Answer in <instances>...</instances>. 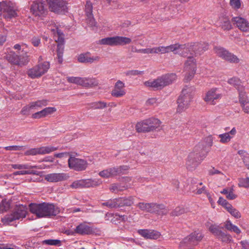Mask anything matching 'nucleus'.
I'll return each mask as SVG.
<instances>
[{"mask_svg":"<svg viewBox=\"0 0 249 249\" xmlns=\"http://www.w3.org/2000/svg\"><path fill=\"white\" fill-rule=\"evenodd\" d=\"M197 190V191L196 192V194H198V195H200L202 193H204L205 194H206L207 196H208V198H209V200L210 201V202L211 203V205L213 207V208H214L215 206H213V201H212V198L210 195L209 193H208L207 191L205 190V186H203L201 188H200V189H196Z\"/></svg>","mask_w":249,"mask_h":249,"instance_id":"47","label":"nucleus"},{"mask_svg":"<svg viewBox=\"0 0 249 249\" xmlns=\"http://www.w3.org/2000/svg\"><path fill=\"white\" fill-rule=\"evenodd\" d=\"M128 168V167L126 165L110 168L100 172L99 175L104 178H112L117 175L125 174V171H127Z\"/></svg>","mask_w":249,"mask_h":249,"instance_id":"14","label":"nucleus"},{"mask_svg":"<svg viewBox=\"0 0 249 249\" xmlns=\"http://www.w3.org/2000/svg\"><path fill=\"white\" fill-rule=\"evenodd\" d=\"M74 231L80 235H89L94 233L93 228L88 225L85 222L78 225L75 229Z\"/></svg>","mask_w":249,"mask_h":249,"instance_id":"21","label":"nucleus"},{"mask_svg":"<svg viewBox=\"0 0 249 249\" xmlns=\"http://www.w3.org/2000/svg\"><path fill=\"white\" fill-rule=\"evenodd\" d=\"M31 12L35 16H41L47 12L45 3L41 0L34 1L31 6Z\"/></svg>","mask_w":249,"mask_h":249,"instance_id":"16","label":"nucleus"},{"mask_svg":"<svg viewBox=\"0 0 249 249\" xmlns=\"http://www.w3.org/2000/svg\"><path fill=\"white\" fill-rule=\"evenodd\" d=\"M228 83L235 87L238 90L243 89L241 80L237 77H232L228 80Z\"/></svg>","mask_w":249,"mask_h":249,"instance_id":"38","label":"nucleus"},{"mask_svg":"<svg viewBox=\"0 0 249 249\" xmlns=\"http://www.w3.org/2000/svg\"><path fill=\"white\" fill-rule=\"evenodd\" d=\"M192 46L193 55L196 54H200L204 51L207 49V45L203 43H196L192 45Z\"/></svg>","mask_w":249,"mask_h":249,"instance_id":"32","label":"nucleus"},{"mask_svg":"<svg viewBox=\"0 0 249 249\" xmlns=\"http://www.w3.org/2000/svg\"><path fill=\"white\" fill-rule=\"evenodd\" d=\"M11 203L9 200L3 199L0 203V213H3L8 211L10 208Z\"/></svg>","mask_w":249,"mask_h":249,"instance_id":"39","label":"nucleus"},{"mask_svg":"<svg viewBox=\"0 0 249 249\" xmlns=\"http://www.w3.org/2000/svg\"><path fill=\"white\" fill-rule=\"evenodd\" d=\"M92 4L89 0H88L86 2L85 5V12L86 13L87 16H90L92 15Z\"/></svg>","mask_w":249,"mask_h":249,"instance_id":"51","label":"nucleus"},{"mask_svg":"<svg viewBox=\"0 0 249 249\" xmlns=\"http://www.w3.org/2000/svg\"><path fill=\"white\" fill-rule=\"evenodd\" d=\"M50 29L54 36L57 37L55 41L58 43L57 47V59L59 64L63 62V54L64 52V34L63 32L58 29L55 25H49Z\"/></svg>","mask_w":249,"mask_h":249,"instance_id":"6","label":"nucleus"},{"mask_svg":"<svg viewBox=\"0 0 249 249\" xmlns=\"http://www.w3.org/2000/svg\"><path fill=\"white\" fill-rule=\"evenodd\" d=\"M185 71L186 72V73L185 76L184 80L185 82H188L193 78L196 71Z\"/></svg>","mask_w":249,"mask_h":249,"instance_id":"55","label":"nucleus"},{"mask_svg":"<svg viewBox=\"0 0 249 249\" xmlns=\"http://www.w3.org/2000/svg\"><path fill=\"white\" fill-rule=\"evenodd\" d=\"M33 110H37L48 105V101L46 99L39 100L30 103Z\"/></svg>","mask_w":249,"mask_h":249,"instance_id":"33","label":"nucleus"},{"mask_svg":"<svg viewBox=\"0 0 249 249\" xmlns=\"http://www.w3.org/2000/svg\"><path fill=\"white\" fill-rule=\"evenodd\" d=\"M102 183L100 179H81L73 181L70 185L72 189L96 187Z\"/></svg>","mask_w":249,"mask_h":249,"instance_id":"10","label":"nucleus"},{"mask_svg":"<svg viewBox=\"0 0 249 249\" xmlns=\"http://www.w3.org/2000/svg\"><path fill=\"white\" fill-rule=\"evenodd\" d=\"M194 93V90L192 87H186L182 89L177 100L178 112H182L188 108L193 98Z\"/></svg>","mask_w":249,"mask_h":249,"instance_id":"3","label":"nucleus"},{"mask_svg":"<svg viewBox=\"0 0 249 249\" xmlns=\"http://www.w3.org/2000/svg\"><path fill=\"white\" fill-rule=\"evenodd\" d=\"M238 153L242 158L243 162L245 164L246 166L249 168V154L243 150L238 151Z\"/></svg>","mask_w":249,"mask_h":249,"instance_id":"42","label":"nucleus"},{"mask_svg":"<svg viewBox=\"0 0 249 249\" xmlns=\"http://www.w3.org/2000/svg\"><path fill=\"white\" fill-rule=\"evenodd\" d=\"M238 185L240 187L249 188V178H241L239 180Z\"/></svg>","mask_w":249,"mask_h":249,"instance_id":"52","label":"nucleus"},{"mask_svg":"<svg viewBox=\"0 0 249 249\" xmlns=\"http://www.w3.org/2000/svg\"><path fill=\"white\" fill-rule=\"evenodd\" d=\"M219 204L221 205L228 212L232 207V206L226 199L221 197H219Z\"/></svg>","mask_w":249,"mask_h":249,"instance_id":"46","label":"nucleus"},{"mask_svg":"<svg viewBox=\"0 0 249 249\" xmlns=\"http://www.w3.org/2000/svg\"><path fill=\"white\" fill-rule=\"evenodd\" d=\"M240 89L239 93V100L240 103L249 101L246 93L245 91Z\"/></svg>","mask_w":249,"mask_h":249,"instance_id":"57","label":"nucleus"},{"mask_svg":"<svg viewBox=\"0 0 249 249\" xmlns=\"http://www.w3.org/2000/svg\"><path fill=\"white\" fill-rule=\"evenodd\" d=\"M0 15L5 18H11L16 17L17 14L10 3L3 1L0 2Z\"/></svg>","mask_w":249,"mask_h":249,"instance_id":"15","label":"nucleus"},{"mask_svg":"<svg viewBox=\"0 0 249 249\" xmlns=\"http://www.w3.org/2000/svg\"><path fill=\"white\" fill-rule=\"evenodd\" d=\"M168 212V210L163 204L152 203L151 213H156L159 215H165Z\"/></svg>","mask_w":249,"mask_h":249,"instance_id":"29","label":"nucleus"},{"mask_svg":"<svg viewBox=\"0 0 249 249\" xmlns=\"http://www.w3.org/2000/svg\"><path fill=\"white\" fill-rule=\"evenodd\" d=\"M69 167L76 171H82L85 170L88 167V163L87 160L75 158L70 155L68 161Z\"/></svg>","mask_w":249,"mask_h":249,"instance_id":"13","label":"nucleus"},{"mask_svg":"<svg viewBox=\"0 0 249 249\" xmlns=\"http://www.w3.org/2000/svg\"><path fill=\"white\" fill-rule=\"evenodd\" d=\"M221 26L224 30H230L232 28V25L228 17H223L221 19Z\"/></svg>","mask_w":249,"mask_h":249,"instance_id":"37","label":"nucleus"},{"mask_svg":"<svg viewBox=\"0 0 249 249\" xmlns=\"http://www.w3.org/2000/svg\"><path fill=\"white\" fill-rule=\"evenodd\" d=\"M21 52V54H18L14 51H10L5 53L4 58L11 64L21 67L27 65L30 60L28 52L23 49Z\"/></svg>","mask_w":249,"mask_h":249,"instance_id":"4","label":"nucleus"},{"mask_svg":"<svg viewBox=\"0 0 249 249\" xmlns=\"http://www.w3.org/2000/svg\"><path fill=\"white\" fill-rule=\"evenodd\" d=\"M203 237L201 233L194 232L184 239L185 240L186 242H188L193 248L194 247L197 245L202 240Z\"/></svg>","mask_w":249,"mask_h":249,"instance_id":"22","label":"nucleus"},{"mask_svg":"<svg viewBox=\"0 0 249 249\" xmlns=\"http://www.w3.org/2000/svg\"><path fill=\"white\" fill-rule=\"evenodd\" d=\"M178 43L172 44L169 46H165V53H169L170 52H173L174 54H176V53L178 51Z\"/></svg>","mask_w":249,"mask_h":249,"instance_id":"50","label":"nucleus"},{"mask_svg":"<svg viewBox=\"0 0 249 249\" xmlns=\"http://www.w3.org/2000/svg\"><path fill=\"white\" fill-rule=\"evenodd\" d=\"M44 244L51 245L60 246L61 245V241L58 239H48L43 241Z\"/></svg>","mask_w":249,"mask_h":249,"instance_id":"49","label":"nucleus"},{"mask_svg":"<svg viewBox=\"0 0 249 249\" xmlns=\"http://www.w3.org/2000/svg\"><path fill=\"white\" fill-rule=\"evenodd\" d=\"M236 133L235 127H233L230 131L219 135L220 142L223 143H228L234 137Z\"/></svg>","mask_w":249,"mask_h":249,"instance_id":"28","label":"nucleus"},{"mask_svg":"<svg viewBox=\"0 0 249 249\" xmlns=\"http://www.w3.org/2000/svg\"><path fill=\"white\" fill-rule=\"evenodd\" d=\"M139 233L146 239H157L160 235V232L149 230H140L138 231Z\"/></svg>","mask_w":249,"mask_h":249,"instance_id":"27","label":"nucleus"},{"mask_svg":"<svg viewBox=\"0 0 249 249\" xmlns=\"http://www.w3.org/2000/svg\"><path fill=\"white\" fill-rule=\"evenodd\" d=\"M88 53L86 54H81L78 58V60L79 62L81 63H92L94 61H99L100 57L99 56H96L93 57H89L88 56Z\"/></svg>","mask_w":249,"mask_h":249,"instance_id":"31","label":"nucleus"},{"mask_svg":"<svg viewBox=\"0 0 249 249\" xmlns=\"http://www.w3.org/2000/svg\"><path fill=\"white\" fill-rule=\"evenodd\" d=\"M178 51L176 53V54H179L183 57H188V55L192 52V46L189 44H179L178 43Z\"/></svg>","mask_w":249,"mask_h":249,"instance_id":"26","label":"nucleus"},{"mask_svg":"<svg viewBox=\"0 0 249 249\" xmlns=\"http://www.w3.org/2000/svg\"><path fill=\"white\" fill-rule=\"evenodd\" d=\"M37 154H39V148H32L25 152V155L27 156H35Z\"/></svg>","mask_w":249,"mask_h":249,"instance_id":"61","label":"nucleus"},{"mask_svg":"<svg viewBox=\"0 0 249 249\" xmlns=\"http://www.w3.org/2000/svg\"><path fill=\"white\" fill-rule=\"evenodd\" d=\"M68 176L65 173H52L46 176L45 179L50 182H58L67 178Z\"/></svg>","mask_w":249,"mask_h":249,"instance_id":"25","label":"nucleus"},{"mask_svg":"<svg viewBox=\"0 0 249 249\" xmlns=\"http://www.w3.org/2000/svg\"><path fill=\"white\" fill-rule=\"evenodd\" d=\"M67 81L71 83H74L79 85L80 83V77H68Z\"/></svg>","mask_w":249,"mask_h":249,"instance_id":"62","label":"nucleus"},{"mask_svg":"<svg viewBox=\"0 0 249 249\" xmlns=\"http://www.w3.org/2000/svg\"><path fill=\"white\" fill-rule=\"evenodd\" d=\"M193 248L188 243V242H186L185 240L183 239V240L179 244V249H192Z\"/></svg>","mask_w":249,"mask_h":249,"instance_id":"60","label":"nucleus"},{"mask_svg":"<svg viewBox=\"0 0 249 249\" xmlns=\"http://www.w3.org/2000/svg\"><path fill=\"white\" fill-rule=\"evenodd\" d=\"M160 121L158 119L149 118L138 122L136 125V130L139 133L153 131L160 126Z\"/></svg>","mask_w":249,"mask_h":249,"instance_id":"8","label":"nucleus"},{"mask_svg":"<svg viewBox=\"0 0 249 249\" xmlns=\"http://www.w3.org/2000/svg\"><path fill=\"white\" fill-rule=\"evenodd\" d=\"M213 144V138L208 136L202 140L194 148L188 156L186 165L187 169L194 170L206 157Z\"/></svg>","mask_w":249,"mask_h":249,"instance_id":"1","label":"nucleus"},{"mask_svg":"<svg viewBox=\"0 0 249 249\" xmlns=\"http://www.w3.org/2000/svg\"><path fill=\"white\" fill-rule=\"evenodd\" d=\"M184 71L196 70V61L194 57L193 53H191L190 55L187 57L186 60L184 62Z\"/></svg>","mask_w":249,"mask_h":249,"instance_id":"24","label":"nucleus"},{"mask_svg":"<svg viewBox=\"0 0 249 249\" xmlns=\"http://www.w3.org/2000/svg\"><path fill=\"white\" fill-rule=\"evenodd\" d=\"M102 205L104 206H107L109 208H118L116 198L110 199L107 202H103L102 203Z\"/></svg>","mask_w":249,"mask_h":249,"instance_id":"45","label":"nucleus"},{"mask_svg":"<svg viewBox=\"0 0 249 249\" xmlns=\"http://www.w3.org/2000/svg\"><path fill=\"white\" fill-rule=\"evenodd\" d=\"M33 110L30 103L24 106L21 110L20 113L23 115H29L31 110Z\"/></svg>","mask_w":249,"mask_h":249,"instance_id":"56","label":"nucleus"},{"mask_svg":"<svg viewBox=\"0 0 249 249\" xmlns=\"http://www.w3.org/2000/svg\"><path fill=\"white\" fill-rule=\"evenodd\" d=\"M56 110V108L54 107H46L42 109V111L45 117L48 115L53 114V112H55Z\"/></svg>","mask_w":249,"mask_h":249,"instance_id":"59","label":"nucleus"},{"mask_svg":"<svg viewBox=\"0 0 249 249\" xmlns=\"http://www.w3.org/2000/svg\"><path fill=\"white\" fill-rule=\"evenodd\" d=\"M230 4L233 9L237 10L241 6V0H230Z\"/></svg>","mask_w":249,"mask_h":249,"instance_id":"54","label":"nucleus"},{"mask_svg":"<svg viewBox=\"0 0 249 249\" xmlns=\"http://www.w3.org/2000/svg\"><path fill=\"white\" fill-rule=\"evenodd\" d=\"M177 79L175 73H168L159 77L151 82H146V85L156 89H161L164 87L172 84Z\"/></svg>","mask_w":249,"mask_h":249,"instance_id":"7","label":"nucleus"},{"mask_svg":"<svg viewBox=\"0 0 249 249\" xmlns=\"http://www.w3.org/2000/svg\"><path fill=\"white\" fill-rule=\"evenodd\" d=\"M225 227L228 231H233L237 234H240L241 232L239 228L236 225H233L230 220H227L225 222Z\"/></svg>","mask_w":249,"mask_h":249,"instance_id":"35","label":"nucleus"},{"mask_svg":"<svg viewBox=\"0 0 249 249\" xmlns=\"http://www.w3.org/2000/svg\"><path fill=\"white\" fill-rule=\"evenodd\" d=\"M217 88H212L206 93L204 100L210 105H214L218 100Z\"/></svg>","mask_w":249,"mask_h":249,"instance_id":"19","label":"nucleus"},{"mask_svg":"<svg viewBox=\"0 0 249 249\" xmlns=\"http://www.w3.org/2000/svg\"><path fill=\"white\" fill-rule=\"evenodd\" d=\"M107 107V103L102 101L95 102L91 104V108L94 109H103Z\"/></svg>","mask_w":249,"mask_h":249,"instance_id":"43","label":"nucleus"},{"mask_svg":"<svg viewBox=\"0 0 249 249\" xmlns=\"http://www.w3.org/2000/svg\"><path fill=\"white\" fill-rule=\"evenodd\" d=\"M206 226L211 233L216 235L218 234V228L216 225L213 224L211 222H208Z\"/></svg>","mask_w":249,"mask_h":249,"instance_id":"48","label":"nucleus"},{"mask_svg":"<svg viewBox=\"0 0 249 249\" xmlns=\"http://www.w3.org/2000/svg\"><path fill=\"white\" fill-rule=\"evenodd\" d=\"M243 111L246 113H249V102L240 103Z\"/></svg>","mask_w":249,"mask_h":249,"instance_id":"64","label":"nucleus"},{"mask_svg":"<svg viewBox=\"0 0 249 249\" xmlns=\"http://www.w3.org/2000/svg\"><path fill=\"white\" fill-rule=\"evenodd\" d=\"M49 8L51 12L64 14L68 12L67 2L64 0H47Z\"/></svg>","mask_w":249,"mask_h":249,"instance_id":"12","label":"nucleus"},{"mask_svg":"<svg viewBox=\"0 0 249 249\" xmlns=\"http://www.w3.org/2000/svg\"><path fill=\"white\" fill-rule=\"evenodd\" d=\"M58 149L53 146H45L39 148V154H49Z\"/></svg>","mask_w":249,"mask_h":249,"instance_id":"41","label":"nucleus"},{"mask_svg":"<svg viewBox=\"0 0 249 249\" xmlns=\"http://www.w3.org/2000/svg\"><path fill=\"white\" fill-rule=\"evenodd\" d=\"M203 237L201 233L194 232L184 239L185 240L186 242H188L193 248L194 247L197 245L202 240Z\"/></svg>","mask_w":249,"mask_h":249,"instance_id":"23","label":"nucleus"},{"mask_svg":"<svg viewBox=\"0 0 249 249\" xmlns=\"http://www.w3.org/2000/svg\"><path fill=\"white\" fill-rule=\"evenodd\" d=\"M98 85V81L94 78L87 77L86 88H90L97 86Z\"/></svg>","mask_w":249,"mask_h":249,"instance_id":"44","label":"nucleus"},{"mask_svg":"<svg viewBox=\"0 0 249 249\" xmlns=\"http://www.w3.org/2000/svg\"><path fill=\"white\" fill-rule=\"evenodd\" d=\"M232 22L241 31H249V23L246 19L241 17H235L232 18Z\"/></svg>","mask_w":249,"mask_h":249,"instance_id":"18","label":"nucleus"},{"mask_svg":"<svg viewBox=\"0 0 249 249\" xmlns=\"http://www.w3.org/2000/svg\"><path fill=\"white\" fill-rule=\"evenodd\" d=\"M44 114L42 110L36 112L32 115V118L33 119H39L41 118L45 117Z\"/></svg>","mask_w":249,"mask_h":249,"instance_id":"63","label":"nucleus"},{"mask_svg":"<svg viewBox=\"0 0 249 249\" xmlns=\"http://www.w3.org/2000/svg\"><path fill=\"white\" fill-rule=\"evenodd\" d=\"M26 206L23 205H17L12 213L6 214L1 218V222L5 225H9L12 222L25 218L27 211Z\"/></svg>","mask_w":249,"mask_h":249,"instance_id":"5","label":"nucleus"},{"mask_svg":"<svg viewBox=\"0 0 249 249\" xmlns=\"http://www.w3.org/2000/svg\"><path fill=\"white\" fill-rule=\"evenodd\" d=\"M49 68V62L45 61L28 70L27 74L29 77L32 79L40 77L48 71Z\"/></svg>","mask_w":249,"mask_h":249,"instance_id":"11","label":"nucleus"},{"mask_svg":"<svg viewBox=\"0 0 249 249\" xmlns=\"http://www.w3.org/2000/svg\"><path fill=\"white\" fill-rule=\"evenodd\" d=\"M231 238L229 235L219 232V240L220 239L222 242L228 243L231 240Z\"/></svg>","mask_w":249,"mask_h":249,"instance_id":"53","label":"nucleus"},{"mask_svg":"<svg viewBox=\"0 0 249 249\" xmlns=\"http://www.w3.org/2000/svg\"><path fill=\"white\" fill-rule=\"evenodd\" d=\"M228 212L235 218H239L241 217V215L240 212L233 207L228 211Z\"/></svg>","mask_w":249,"mask_h":249,"instance_id":"58","label":"nucleus"},{"mask_svg":"<svg viewBox=\"0 0 249 249\" xmlns=\"http://www.w3.org/2000/svg\"><path fill=\"white\" fill-rule=\"evenodd\" d=\"M117 207L131 206L134 202V197L130 196L128 197H119L116 198Z\"/></svg>","mask_w":249,"mask_h":249,"instance_id":"30","label":"nucleus"},{"mask_svg":"<svg viewBox=\"0 0 249 249\" xmlns=\"http://www.w3.org/2000/svg\"><path fill=\"white\" fill-rule=\"evenodd\" d=\"M111 95L115 97H121L125 94L124 84L118 80L115 84L114 89L111 91Z\"/></svg>","mask_w":249,"mask_h":249,"instance_id":"20","label":"nucleus"},{"mask_svg":"<svg viewBox=\"0 0 249 249\" xmlns=\"http://www.w3.org/2000/svg\"><path fill=\"white\" fill-rule=\"evenodd\" d=\"M30 212L38 218L56 215L54 206L46 202L32 203L29 205Z\"/></svg>","mask_w":249,"mask_h":249,"instance_id":"2","label":"nucleus"},{"mask_svg":"<svg viewBox=\"0 0 249 249\" xmlns=\"http://www.w3.org/2000/svg\"><path fill=\"white\" fill-rule=\"evenodd\" d=\"M131 39L124 36H115L102 38L99 40V43L102 45H107L111 46H123L131 43Z\"/></svg>","mask_w":249,"mask_h":249,"instance_id":"9","label":"nucleus"},{"mask_svg":"<svg viewBox=\"0 0 249 249\" xmlns=\"http://www.w3.org/2000/svg\"><path fill=\"white\" fill-rule=\"evenodd\" d=\"M219 57L232 63H238L240 59L233 53L229 52L223 48H219Z\"/></svg>","mask_w":249,"mask_h":249,"instance_id":"17","label":"nucleus"},{"mask_svg":"<svg viewBox=\"0 0 249 249\" xmlns=\"http://www.w3.org/2000/svg\"><path fill=\"white\" fill-rule=\"evenodd\" d=\"M189 212L188 209L182 206H178L170 213L172 216H178Z\"/></svg>","mask_w":249,"mask_h":249,"instance_id":"34","label":"nucleus"},{"mask_svg":"<svg viewBox=\"0 0 249 249\" xmlns=\"http://www.w3.org/2000/svg\"><path fill=\"white\" fill-rule=\"evenodd\" d=\"M220 193L225 195L226 198L230 200L234 199L237 197V196L233 193V189L231 188L224 189Z\"/></svg>","mask_w":249,"mask_h":249,"instance_id":"36","label":"nucleus"},{"mask_svg":"<svg viewBox=\"0 0 249 249\" xmlns=\"http://www.w3.org/2000/svg\"><path fill=\"white\" fill-rule=\"evenodd\" d=\"M152 204V203L140 202L137 205V206L139 207L142 211L151 213Z\"/></svg>","mask_w":249,"mask_h":249,"instance_id":"40","label":"nucleus"}]
</instances>
